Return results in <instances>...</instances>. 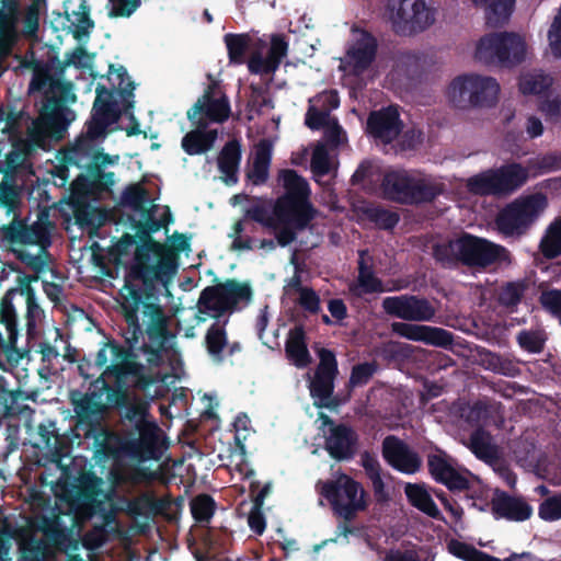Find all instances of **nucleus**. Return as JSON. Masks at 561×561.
Segmentation results:
<instances>
[{
	"mask_svg": "<svg viewBox=\"0 0 561 561\" xmlns=\"http://www.w3.org/2000/svg\"><path fill=\"white\" fill-rule=\"evenodd\" d=\"M42 92L45 99L36 119L19 121L13 114L0 112V130L8 134L11 151L7 154L5 170L0 169V206L13 214V220L0 229L1 238L11 244L12 251L26 265L32 263L28 255H46L50 224L48 215L41 213L37 220L26 225L15 219L20 203V192L14 181L13 170L21 165L25 157L36 148H44L47 139H59L66 129L68 101L71 89L47 68H37L30 84V92Z\"/></svg>",
	"mask_w": 561,
	"mask_h": 561,
	"instance_id": "1",
	"label": "nucleus"
},
{
	"mask_svg": "<svg viewBox=\"0 0 561 561\" xmlns=\"http://www.w3.org/2000/svg\"><path fill=\"white\" fill-rule=\"evenodd\" d=\"M161 435V430L149 416L148 402L127 396L122 433L105 434L100 445L115 459L142 461L154 457Z\"/></svg>",
	"mask_w": 561,
	"mask_h": 561,
	"instance_id": "2",
	"label": "nucleus"
},
{
	"mask_svg": "<svg viewBox=\"0 0 561 561\" xmlns=\"http://www.w3.org/2000/svg\"><path fill=\"white\" fill-rule=\"evenodd\" d=\"M277 181L285 190L272 209L256 207L251 211L254 220L272 228L277 242L285 247L294 241L296 231L302 229L308 220L306 201L309 196V186L304 178L294 170H282Z\"/></svg>",
	"mask_w": 561,
	"mask_h": 561,
	"instance_id": "3",
	"label": "nucleus"
},
{
	"mask_svg": "<svg viewBox=\"0 0 561 561\" xmlns=\"http://www.w3.org/2000/svg\"><path fill=\"white\" fill-rule=\"evenodd\" d=\"M121 295L123 299L122 309L128 323L126 342L133 348L136 347L140 337L144 336L137 316L140 312L147 336V341L142 343L141 350L150 365H160L167 333L165 317L161 307L149 297L144 300L139 291L129 284H126L121 289Z\"/></svg>",
	"mask_w": 561,
	"mask_h": 561,
	"instance_id": "4",
	"label": "nucleus"
},
{
	"mask_svg": "<svg viewBox=\"0 0 561 561\" xmlns=\"http://www.w3.org/2000/svg\"><path fill=\"white\" fill-rule=\"evenodd\" d=\"M108 79L115 87L114 91L96 88V98L93 104V115L88 127V136L98 138L103 136L114 125L121 114L133 106L134 85L125 69L111 68Z\"/></svg>",
	"mask_w": 561,
	"mask_h": 561,
	"instance_id": "5",
	"label": "nucleus"
},
{
	"mask_svg": "<svg viewBox=\"0 0 561 561\" xmlns=\"http://www.w3.org/2000/svg\"><path fill=\"white\" fill-rule=\"evenodd\" d=\"M434 255L442 262L459 260L465 264L482 267L495 262H511L510 253L504 248L470 234L436 244Z\"/></svg>",
	"mask_w": 561,
	"mask_h": 561,
	"instance_id": "6",
	"label": "nucleus"
},
{
	"mask_svg": "<svg viewBox=\"0 0 561 561\" xmlns=\"http://www.w3.org/2000/svg\"><path fill=\"white\" fill-rule=\"evenodd\" d=\"M175 270V253L172 249L152 240L136 247L130 272L146 285L157 282L165 285Z\"/></svg>",
	"mask_w": 561,
	"mask_h": 561,
	"instance_id": "7",
	"label": "nucleus"
},
{
	"mask_svg": "<svg viewBox=\"0 0 561 561\" xmlns=\"http://www.w3.org/2000/svg\"><path fill=\"white\" fill-rule=\"evenodd\" d=\"M385 194L401 203L431 202L444 191V185L436 179L408 171H391L382 181Z\"/></svg>",
	"mask_w": 561,
	"mask_h": 561,
	"instance_id": "8",
	"label": "nucleus"
},
{
	"mask_svg": "<svg viewBox=\"0 0 561 561\" xmlns=\"http://www.w3.org/2000/svg\"><path fill=\"white\" fill-rule=\"evenodd\" d=\"M528 50L525 36L517 33H494L478 41L474 57L486 64L497 61L505 66H516L526 59Z\"/></svg>",
	"mask_w": 561,
	"mask_h": 561,
	"instance_id": "9",
	"label": "nucleus"
},
{
	"mask_svg": "<svg viewBox=\"0 0 561 561\" xmlns=\"http://www.w3.org/2000/svg\"><path fill=\"white\" fill-rule=\"evenodd\" d=\"M318 488L331 501L335 513L346 520L353 519L367 507L363 486L344 473H339L331 482L318 483Z\"/></svg>",
	"mask_w": 561,
	"mask_h": 561,
	"instance_id": "10",
	"label": "nucleus"
},
{
	"mask_svg": "<svg viewBox=\"0 0 561 561\" xmlns=\"http://www.w3.org/2000/svg\"><path fill=\"white\" fill-rule=\"evenodd\" d=\"M383 15L394 32L402 35L422 32L435 21L434 11L424 0H387Z\"/></svg>",
	"mask_w": 561,
	"mask_h": 561,
	"instance_id": "11",
	"label": "nucleus"
},
{
	"mask_svg": "<svg viewBox=\"0 0 561 561\" xmlns=\"http://www.w3.org/2000/svg\"><path fill=\"white\" fill-rule=\"evenodd\" d=\"M250 296V287L234 280L207 287L202 291L198 299L197 320L204 322L207 317L219 318L231 310L239 301H248Z\"/></svg>",
	"mask_w": 561,
	"mask_h": 561,
	"instance_id": "12",
	"label": "nucleus"
},
{
	"mask_svg": "<svg viewBox=\"0 0 561 561\" xmlns=\"http://www.w3.org/2000/svg\"><path fill=\"white\" fill-rule=\"evenodd\" d=\"M340 100L335 91H324L310 99L309 110L306 114V125L311 129H324L325 139L331 149L346 142V135L330 112L339 106Z\"/></svg>",
	"mask_w": 561,
	"mask_h": 561,
	"instance_id": "13",
	"label": "nucleus"
},
{
	"mask_svg": "<svg viewBox=\"0 0 561 561\" xmlns=\"http://www.w3.org/2000/svg\"><path fill=\"white\" fill-rule=\"evenodd\" d=\"M547 198L536 193L518 198L503 209L496 219L499 230L507 236L523 233L545 210Z\"/></svg>",
	"mask_w": 561,
	"mask_h": 561,
	"instance_id": "14",
	"label": "nucleus"
},
{
	"mask_svg": "<svg viewBox=\"0 0 561 561\" xmlns=\"http://www.w3.org/2000/svg\"><path fill=\"white\" fill-rule=\"evenodd\" d=\"M230 115L227 96L217 82H213L187 112L195 125L206 126L207 122L221 123Z\"/></svg>",
	"mask_w": 561,
	"mask_h": 561,
	"instance_id": "15",
	"label": "nucleus"
},
{
	"mask_svg": "<svg viewBox=\"0 0 561 561\" xmlns=\"http://www.w3.org/2000/svg\"><path fill=\"white\" fill-rule=\"evenodd\" d=\"M317 422H320L318 428L325 437V449L333 458L343 460L355 454L357 437L351 428L344 425H334L330 417L322 412L319 413Z\"/></svg>",
	"mask_w": 561,
	"mask_h": 561,
	"instance_id": "16",
	"label": "nucleus"
},
{
	"mask_svg": "<svg viewBox=\"0 0 561 561\" xmlns=\"http://www.w3.org/2000/svg\"><path fill=\"white\" fill-rule=\"evenodd\" d=\"M376 41L365 32L355 34L345 57L341 60L340 68L348 75H359L371 64L376 55Z\"/></svg>",
	"mask_w": 561,
	"mask_h": 561,
	"instance_id": "17",
	"label": "nucleus"
},
{
	"mask_svg": "<svg viewBox=\"0 0 561 561\" xmlns=\"http://www.w3.org/2000/svg\"><path fill=\"white\" fill-rule=\"evenodd\" d=\"M382 307L387 313L408 321H428L435 314L428 301L415 296L387 297Z\"/></svg>",
	"mask_w": 561,
	"mask_h": 561,
	"instance_id": "18",
	"label": "nucleus"
},
{
	"mask_svg": "<svg viewBox=\"0 0 561 561\" xmlns=\"http://www.w3.org/2000/svg\"><path fill=\"white\" fill-rule=\"evenodd\" d=\"M320 363L311 381L310 391L314 398L319 399L316 404L321 407L325 405V401L330 398L333 390V379L337 371L336 360L331 351L321 348L318 353Z\"/></svg>",
	"mask_w": 561,
	"mask_h": 561,
	"instance_id": "19",
	"label": "nucleus"
},
{
	"mask_svg": "<svg viewBox=\"0 0 561 561\" xmlns=\"http://www.w3.org/2000/svg\"><path fill=\"white\" fill-rule=\"evenodd\" d=\"M428 467L434 479L450 490H465L469 486V473L457 469L451 459L445 455H431Z\"/></svg>",
	"mask_w": 561,
	"mask_h": 561,
	"instance_id": "20",
	"label": "nucleus"
},
{
	"mask_svg": "<svg viewBox=\"0 0 561 561\" xmlns=\"http://www.w3.org/2000/svg\"><path fill=\"white\" fill-rule=\"evenodd\" d=\"M391 329L400 336L415 342H423L435 346H446L451 343L450 334L440 328L405 322H393L391 324Z\"/></svg>",
	"mask_w": 561,
	"mask_h": 561,
	"instance_id": "21",
	"label": "nucleus"
},
{
	"mask_svg": "<svg viewBox=\"0 0 561 561\" xmlns=\"http://www.w3.org/2000/svg\"><path fill=\"white\" fill-rule=\"evenodd\" d=\"M382 454L386 460L396 469L414 473L420 469L421 459L402 440L389 436L382 444Z\"/></svg>",
	"mask_w": 561,
	"mask_h": 561,
	"instance_id": "22",
	"label": "nucleus"
},
{
	"mask_svg": "<svg viewBox=\"0 0 561 561\" xmlns=\"http://www.w3.org/2000/svg\"><path fill=\"white\" fill-rule=\"evenodd\" d=\"M367 130L376 139L385 144L391 142L401 131L397 108L387 107L371 113L367 122Z\"/></svg>",
	"mask_w": 561,
	"mask_h": 561,
	"instance_id": "23",
	"label": "nucleus"
},
{
	"mask_svg": "<svg viewBox=\"0 0 561 561\" xmlns=\"http://www.w3.org/2000/svg\"><path fill=\"white\" fill-rule=\"evenodd\" d=\"M95 365L103 370V375L121 377L131 371V362L126 351L116 344H104L98 352Z\"/></svg>",
	"mask_w": 561,
	"mask_h": 561,
	"instance_id": "24",
	"label": "nucleus"
},
{
	"mask_svg": "<svg viewBox=\"0 0 561 561\" xmlns=\"http://www.w3.org/2000/svg\"><path fill=\"white\" fill-rule=\"evenodd\" d=\"M114 392L107 387L100 391H92L85 394H72L75 412L81 419H90L103 413L113 402Z\"/></svg>",
	"mask_w": 561,
	"mask_h": 561,
	"instance_id": "25",
	"label": "nucleus"
},
{
	"mask_svg": "<svg viewBox=\"0 0 561 561\" xmlns=\"http://www.w3.org/2000/svg\"><path fill=\"white\" fill-rule=\"evenodd\" d=\"M288 45L283 39V37L278 35H274L271 39V48L268 50L267 56H262L261 54H255L249 60V69L254 73H271L274 72L280 60L287 54Z\"/></svg>",
	"mask_w": 561,
	"mask_h": 561,
	"instance_id": "26",
	"label": "nucleus"
},
{
	"mask_svg": "<svg viewBox=\"0 0 561 561\" xmlns=\"http://www.w3.org/2000/svg\"><path fill=\"white\" fill-rule=\"evenodd\" d=\"M448 551L463 560V561H502L495 557H492L485 552H482L474 547L458 541V540H451L448 543ZM503 561H543L536 556L529 553V552H523V553H513L508 558H506Z\"/></svg>",
	"mask_w": 561,
	"mask_h": 561,
	"instance_id": "27",
	"label": "nucleus"
},
{
	"mask_svg": "<svg viewBox=\"0 0 561 561\" xmlns=\"http://www.w3.org/2000/svg\"><path fill=\"white\" fill-rule=\"evenodd\" d=\"M434 66L432 56L425 53L409 51L399 55L393 65L394 73L401 78H415Z\"/></svg>",
	"mask_w": 561,
	"mask_h": 561,
	"instance_id": "28",
	"label": "nucleus"
},
{
	"mask_svg": "<svg viewBox=\"0 0 561 561\" xmlns=\"http://www.w3.org/2000/svg\"><path fill=\"white\" fill-rule=\"evenodd\" d=\"M19 7L15 0H0V50L7 51L15 41Z\"/></svg>",
	"mask_w": 561,
	"mask_h": 561,
	"instance_id": "29",
	"label": "nucleus"
},
{
	"mask_svg": "<svg viewBox=\"0 0 561 561\" xmlns=\"http://www.w3.org/2000/svg\"><path fill=\"white\" fill-rule=\"evenodd\" d=\"M271 157L272 146L268 141L262 140L254 147L247 173L253 184H263L267 180Z\"/></svg>",
	"mask_w": 561,
	"mask_h": 561,
	"instance_id": "30",
	"label": "nucleus"
},
{
	"mask_svg": "<svg viewBox=\"0 0 561 561\" xmlns=\"http://www.w3.org/2000/svg\"><path fill=\"white\" fill-rule=\"evenodd\" d=\"M492 510L500 517L517 522L528 519L533 513L531 507L522 499L504 494L492 501Z\"/></svg>",
	"mask_w": 561,
	"mask_h": 561,
	"instance_id": "31",
	"label": "nucleus"
},
{
	"mask_svg": "<svg viewBox=\"0 0 561 561\" xmlns=\"http://www.w3.org/2000/svg\"><path fill=\"white\" fill-rule=\"evenodd\" d=\"M501 87L496 79L474 73V107H492L500 99Z\"/></svg>",
	"mask_w": 561,
	"mask_h": 561,
	"instance_id": "32",
	"label": "nucleus"
},
{
	"mask_svg": "<svg viewBox=\"0 0 561 561\" xmlns=\"http://www.w3.org/2000/svg\"><path fill=\"white\" fill-rule=\"evenodd\" d=\"M216 129L196 125V129L187 133L182 139V147L188 154H199L210 150L217 139Z\"/></svg>",
	"mask_w": 561,
	"mask_h": 561,
	"instance_id": "33",
	"label": "nucleus"
},
{
	"mask_svg": "<svg viewBox=\"0 0 561 561\" xmlns=\"http://www.w3.org/2000/svg\"><path fill=\"white\" fill-rule=\"evenodd\" d=\"M474 73L455 78L448 85L446 94L456 106H473Z\"/></svg>",
	"mask_w": 561,
	"mask_h": 561,
	"instance_id": "34",
	"label": "nucleus"
},
{
	"mask_svg": "<svg viewBox=\"0 0 561 561\" xmlns=\"http://www.w3.org/2000/svg\"><path fill=\"white\" fill-rule=\"evenodd\" d=\"M404 492L409 502L414 507L428 515L430 517L442 519L438 507L434 503L432 496L424 485L408 483L404 486Z\"/></svg>",
	"mask_w": 561,
	"mask_h": 561,
	"instance_id": "35",
	"label": "nucleus"
},
{
	"mask_svg": "<svg viewBox=\"0 0 561 561\" xmlns=\"http://www.w3.org/2000/svg\"><path fill=\"white\" fill-rule=\"evenodd\" d=\"M240 158V146L237 141H230L222 148L218 157V167L226 183L237 182Z\"/></svg>",
	"mask_w": 561,
	"mask_h": 561,
	"instance_id": "36",
	"label": "nucleus"
},
{
	"mask_svg": "<svg viewBox=\"0 0 561 561\" xmlns=\"http://www.w3.org/2000/svg\"><path fill=\"white\" fill-rule=\"evenodd\" d=\"M499 176L495 170H488L472 175L466 181V187L472 194L488 195L501 193Z\"/></svg>",
	"mask_w": 561,
	"mask_h": 561,
	"instance_id": "37",
	"label": "nucleus"
},
{
	"mask_svg": "<svg viewBox=\"0 0 561 561\" xmlns=\"http://www.w3.org/2000/svg\"><path fill=\"white\" fill-rule=\"evenodd\" d=\"M336 165L335 156L329 150L324 142H317L311 156V170L319 181V178L330 174Z\"/></svg>",
	"mask_w": 561,
	"mask_h": 561,
	"instance_id": "38",
	"label": "nucleus"
},
{
	"mask_svg": "<svg viewBox=\"0 0 561 561\" xmlns=\"http://www.w3.org/2000/svg\"><path fill=\"white\" fill-rule=\"evenodd\" d=\"M552 84V78L541 70H529L520 75L518 89L520 93L539 94Z\"/></svg>",
	"mask_w": 561,
	"mask_h": 561,
	"instance_id": "39",
	"label": "nucleus"
},
{
	"mask_svg": "<svg viewBox=\"0 0 561 561\" xmlns=\"http://www.w3.org/2000/svg\"><path fill=\"white\" fill-rule=\"evenodd\" d=\"M287 356L298 367L309 364L310 356L305 344L304 332L300 328H295L289 332L286 343Z\"/></svg>",
	"mask_w": 561,
	"mask_h": 561,
	"instance_id": "40",
	"label": "nucleus"
},
{
	"mask_svg": "<svg viewBox=\"0 0 561 561\" xmlns=\"http://www.w3.org/2000/svg\"><path fill=\"white\" fill-rule=\"evenodd\" d=\"M470 448L477 457L490 463L497 460L500 456L499 449L492 443L490 435L481 430L472 434Z\"/></svg>",
	"mask_w": 561,
	"mask_h": 561,
	"instance_id": "41",
	"label": "nucleus"
},
{
	"mask_svg": "<svg viewBox=\"0 0 561 561\" xmlns=\"http://www.w3.org/2000/svg\"><path fill=\"white\" fill-rule=\"evenodd\" d=\"M502 192H508L524 184L527 180L529 168L526 170L519 164H511L495 170Z\"/></svg>",
	"mask_w": 561,
	"mask_h": 561,
	"instance_id": "42",
	"label": "nucleus"
},
{
	"mask_svg": "<svg viewBox=\"0 0 561 561\" xmlns=\"http://www.w3.org/2000/svg\"><path fill=\"white\" fill-rule=\"evenodd\" d=\"M34 255L35 256H33V254L27 256L32 260V263L27 264V266L36 273L35 277H31L32 282L41 279L43 287L49 286L50 284L64 283L62 276L56 274L50 266L47 254L42 257H38V254Z\"/></svg>",
	"mask_w": 561,
	"mask_h": 561,
	"instance_id": "43",
	"label": "nucleus"
},
{
	"mask_svg": "<svg viewBox=\"0 0 561 561\" xmlns=\"http://www.w3.org/2000/svg\"><path fill=\"white\" fill-rule=\"evenodd\" d=\"M516 0H494L485 9L488 25L496 27L508 21Z\"/></svg>",
	"mask_w": 561,
	"mask_h": 561,
	"instance_id": "44",
	"label": "nucleus"
},
{
	"mask_svg": "<svg viewBox=\"0 0 561 561\" xmlns=\"http://www.w3.org/2000/svg\"><path fill=\"white\" fill-rule=\"evenodd\" d=\"M540 250L549 259L561 254V219L556 220L548 227L540 242Z\"/></svg>",
	"mask_w": 561,
	"mask_h": 561,
	"instance_id": "45",
	"label": "nucleus"
},
{
	"mask_svg": "<svg viewBox=\"0 0 561 561\" xmlns=\"http://www.w3.org/2000/svg\"><path fill=\"white\" fill-rule=\"evenodd\" d=\"M31 283H32L31 276L25 275V276L19 277L21 294L24 295L26 298L28 330H31L32 327L35 325V322L37 320H39L42 317V309L35 301L34 291H33V288L31 287Z\"/></svg>",
	"mask_w": 561,
	"mask_h": 561,
	"instance_id": "46",
	"label": "nucleus"
},
{
	"mask_svg": "<svg viewBox=\"0 0 561 561\" xmlns=\"http://www.w3.org/2000/svg\"><path fill=\"white\" fill-rule=\"evenodd\" d=\"M93 25V21L89 18V9L85 2H83L80 4L79 10L72 13L71 26L73 27L75 37L79 41L88 37Z\"/></svg>",
	"mask_w": 561,
	"mask_h": 561,
	"instance_id": "47",
	"label": "nucleus"
},
{
	"mask_svg": "<svg viewBox=\"0 0 561 561\" xmlns=\"http://www.w3.org/2000/svg\"><path fill=\"white\" fill-rule=\"evenodd\" d=\"M205 341L208 352L213 356H218L227 345V336L224 324L218 321L215 322L208 329Z\"/></svg>",
	"mask_w": 561,
	"mask_h": 561,
	"instance_id": "48",
	"label": "nucleus"
},
{
	"mask_svg": "<svg viewBox=\"0 0 561 561\" xmlns=\"http://www.w3.org/2000/svg\"><path fill=\"white\" fill-rule=\"evenodd\" d=\"M225 43L228 48L230 60L236 64H241L249 47L248 36L228 34L225 36Z\"/></svg>",
	"mask_w": 561,
	"mask_h": 561,
	"instance_id": "49",
	"label": "nucleus"
},
{
	"mask_svg": "<svg viewBox=\"0 0 561 561\" xmlns=\"http://www.w3.org/2000/svg\"><path fill=\"white\" fill-rule=\"evenodd\" d=\"M362 465L371 480L375 492L382 493L383 482L380 477V466L378 460L368 454H364L362 455Z\"/></svg>",
	"mask_w": 561,
	"mask_h": 561,
	"instance_id": "50",
	"label": "nucleus"
},
{
	"mask_svg": "<svg viewBox=\"0 0 561 561\" xmlns=\"http://www.w3.org/2000/svg\"><path fill=\"white\" fill-rule=\"evenodd\" d=\"M214 501L208 495H199L192 501L191 511L195 519L208 520L214 513Z\"/></svg>",
	"mask_w": 561,
	"mask_h": 561,
	"instance_id": "51",
	"label": "nucleus"
},
{
	"mask_svg": "<svg viewBox=\"0 0 561 561\" xmlns=\"http://www.w3.org/2000/svg\"><path fill=\"white\" fill-rule=\"evenodd\" d=\"M561 168V158L549 153L534 158L529 161V171L534 174L550 172Z\"/></svg>",
	"mask_w": 561,
	"mask_h": 561,
	"instance_id": "52",
	"label": "nucleus"
},
{
	"mask_svg": "<svg viewBox=\"0 0 561 561\" xmlns=\"http://www.w3.org/2000/svg\"><path fill=\"white\" fill-rule=\"evenodd\" d=\"M367 214L369 218L382 229H390L397 225L399 221V216L397 213L382 209L378 207H371L367 209Z\"/></svg>",
	"mask_w": 561,
	"mask_h": 561,
	"instance_id": "53",
	"label": "nucleus"
},
{
	"mask_svg": "<svg viewBox=\"0 0 561 561\" xmlns=\"http://www.w3.org/2000/svg\"><path fill=\"white\" fill-rule=\"evenodd\" d=\"M358 285L362 293L382 291L381 283L364 267V252L360 253Z\"/></svg>",
	"mask_w": 561,
	"mask_h": 561,
	"instance_id": "54",
	"label": "nucleus"
},
{
	"mask_svg": "<svg viewBox=\"0 0 561 561\" xmlns=\"http://www.w3.org/2000/svg\"><path fill=\"white\" fill-rule=\"evenodd\" d=\"M538 514L545 520H557L561 518V494L548 497L540 506Z\"/></svg>",
	"mask_w": 561,
	"mask_h": 561,
	"instance_id": "55",
	"label": "nucleus"
},
{
	"mask_svg": "<svg viewBox=\"0 0 561 561\" xmlns=\"http://www.w3.org/2000/svg\"><path fill=\"white\" fill-rule=\"evenodd\" d=\"M518 342L523 348L538 353L542 350L545 336L541 332L525 331L519 333Z\"/></svg>",
	"mask_w": 561,
	"mask_h": 561,
	"instance_id": "56",
	"label": "nucleus"
},
{
	"mask_svg": "<svg viewBox=\"0 0 561 561\" xmlns=\"http://www.w3.org/2000/svg\"><path fill=\"white\" fill-rule=\"evenodd\" d=\"M110 16H129L138 7V0H108Z\"/></svg>",
	"mask_w": 561,
	"mask_h": 561,
	"instance_id": "57",
	"label": "nucleus"
},
{
	"mask_svg": "<svg viewBox=\"0 0 561 561\" xmlns=\"http://www.w3.org/2000/svg\"><path fill=\"white\" fill-rule=\"evenodd\" d=\"M540 111L550 121L558 122L561 119V100L559 96L551 95L545 99L540 104Z\"/></svg>",
	"mask_w": 561,
	"mask_h": 561,
	"instance_id": "58",
	"label": "nucleus"
},
{
	"mask_svg": "<svg viewBox=\"0 0 561 561\" xmlns=\"http://www.w3.org/2000/svg\"><path fill=\"white\" fill-rule=\"evenodd\" d=\"M523 290L524 288L520 284H507L500 293V301L505 306H514L519 301Z\"/></svg>",
	"mask_w": 561,
	"mask_h": 561,
	"instance_id": "59",
	"label": "nucleus"
},
{
	"mask_svg": "<svg viewBox=\"0 0 561 561\" xmlns=\"http://www.w3.org/2000/svg\"><path fill=\"white\" fill-rule=\"evenodd\" d=\"M540 301L547 310L561 317V290L543 291L540 296Z\"/></svg>",
	"mask_w": 561,
	"mask_h": 561,
	"instance_id": "60",
	"label": "nucleus"
},
{
	"mask_svg": "<svg viewBox=\"0 0 561 561\" xmlns=\"http://www.w3.org/2000/svg\"><path fill=\"white\" fill-rule=\"evenodd\" d=\"M375 371V367L371 364H360L353 368L350 383L352 386H362L366 383Z\"/></svg>",
	"mask_w": 561,
	"mask_h": 561,
	"instance_id": "61",
	"label": "nucleus"
},
{
	"mask_svg": "<svg viewBox=\"0 0 561 561\" xmlns=\"http://www.w3.org/2000/svg\"><path fill=\"white\" fill-rule=\"evenodd\" d=\"M298 300L300 305L309 310L317 311L319 309V297L318 295L310 288H298Z\"/></svg>",
	"mask_w": 561,
	"mask_h": 561,
	"instance_id": "62",
	"label": "nucleus"
},
{
	"mask_svg": "<svg viewBox=\"0 0 561 561\" xmlns=\"http://www.w3.org/2000/svg\"><path fill=\"white\" fill-rule=\"evenodd\" d=\"M67 64L77 67H88L92 62V56L88 54L82 47L73 49L67 54Z\"/></svg>",
	"mask_w": 561,
	"mask_h": 561,
	"instance_id": "63",
	"label": "nucleus"
},
{
	"mask_svg": "<svg viewBox=\"0 0 561 561\" xmlns=\"http://www.w3.org/2000/svg\"><path fill=\"white\" fill-rule=\"evenodd\" d=\"M38 27V12L34 8H28L23 18V32L27 36L35 34Z\"/></svg>",
	"mask_w": 561,
	"mask_h": 561,
	"instance_id": "64",
	"label": "nucleus"
}]
</instances>
